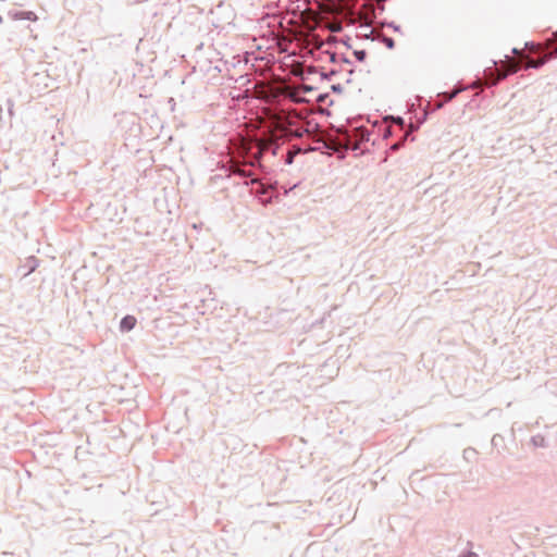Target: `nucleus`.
I'll return each instance as SVG.
<instances>
[{"label": "nucleus", "mask_w": 557, "mask_h": 557, "mask_svg": "<svg viewBox=\"0 0 557 557\" xmlns=\"http://www.w3.org/2000/svg\"><path fill=\"white\" fill-rule=\"evenodd\" d=\"M396 121H397V123H399V124H401V125L405 123V122H404V119H403L401 116H398V117L396 119Z\"/></svg>", "instance_id": "nucleus-25"}, {"label": "nucleus", "mask_w": 557, "mask_h": 557, "mask_svg": "<svg viewBox=\"0 0 557 557\" xmlns=\"http://www.w3.org/2000/svg\"><path fill=\"white\" fill-rule=\"evenodd\" d=\"M459 557H478V554H475L471 550H468V552L461 554Z\"/></svg>", "instance_id": "nucleus-21"}, {"label": "nucleus", "mask_w": 557, "mask_h": 557, "mask_svg": "<svg viewBox=\"0 0 557 557\" xmlns=\"http://www.w3.org/2000/svg\"><path fill=\"white\" fill-rule=\"evenodd\" d=\"M338 63H342V64H348V65H350V64H351V61H350V60H349L345 54H342V55L339 57V61H338Z\"/></svg>", "instance_id": "nucleus-19"}, {"label": "nucleus", "mask_w": 557, "mask_h": 557, "mask_svg": "<svg viewBox=\"0 0 557 557\" xmlns=\"http://www.w3.org/2000/svg\"><path fill=\"white\" fill-rule=\"evenodd\" d=\"M385 9L384 4L382 2H380V5H379V10L380 12H383Z\"/></svg>", "instance_id": "nucleus-26"}, {"label": "nucleus", "mask_w": 557, "mask_h": 557, "mask_svg": "<svg viewBox=\"0 0 557 557\" xmlns=\"http://www.w3.org/2000/svg\"><path fill=\"white\" fill-rule=\"evenodd\" d=\"M248 164L252 168L258 166L259 169H263V165L261 164V161L259 158L257 160L250 161Z\"/></svg>", "instance_id": "nucleus-18"}, {"label": "nucleus", "mask_w": 557, "mask_h": 557, "mask_svg": "<svg viewBox=\"0 0 557 557\" xmlns=\"http://www.w3.org/2000/svg\"><path fill=\"white\" fill-rule=\"evenodd\" d=\"M382 25L392 28L396 33L400 32V26L394 22H382Z\"/></svg>", "instance_id": "nucleus-14"}, {"label": "nucleus", "mask_w": 557, "mask_h": 557, "mask_svg": "<svg viewBox=\"0 0 557 557\" xmlns=\"http://www.w3.org/2000/svg\"><path fill=\"white\" fill-rule=\"evenodd\" d=\"M461 91H462V88H455L451 91H445V92L441 94L440 96L443 97V101L437 104V108H442L444 103L451 101Z\"/></svg>", "instance_id": "nucleus-7"}, {"label": "nucleus", "mask_w": 557, "mask_h": 557, "mask_svg": "<svg viewBox=\"0 0 557 557\" xmlns=\"http://www.w3.org/2000/svg\"><path fill=\"white\" fill-rule=\"evenodd\" d=\"M389 136H392V131H391V128L385 127L384 133H383V138H388Z\"/></svg>", "instance_id": "nucleus-22"}, {"label": "nucleus", "mask_w": 557, "mask_h": 557, "mask_svg": "<svg viewBox=\"0 0 557 557\" xmlns=\"http://www.w3.org/2000/svg\"><path fill=\"white\" fill-rule=\"evenodd\" d=\"M382 41L388 49H393L395 47V40L392 37L383 36Z\"/></svg>", "instance_id": "nucleus-10"}, {"label": "nucleus", "mask_w": 557, "mask_h": 557, "mask_svg": "<svg viewBox=\"0 0 557 557\" xmlns=\"http://www.w3.org/2000/svg\"><path fill=\"white\" fill-rule=\"evenodd\" d=\"M370 133L367 128L357 127L354 131L345 128H338V140L345 145L348 150H358L360 145L364 141H369Z\"/></svg>", "instance_id": "nucleus-1"}, {"label": "nucleus", "mask_w": 557, "mask_h": 557, "mask_svg": "<svg viewBox=\"0 0 557 557\" xmlns=\"http://www.w3.org/2000/svg\"><path fill=\"white\" fill-rule=\"evenodd\" d=\"M8 17L12 21H22L27 20L35 22L37 21V15L33 11H18V10H10L8 11Z\"/></svg>", "instance_id": "nucleus-4"}, {"label": "nucleus", "mask_w": 557, "mask_h": 557, "mask_svg": "<svg viewBox=\"0 0 557 557\" xmlns=\"http://www.w3.org/2000/svg\"><path fill=\"white\" fill-rule=\"evenodd\" d=\"M301 89H302V91H304V92H306V94H307V92H311V91H313V90H314V87H313V86H310V85H306V84H305V85L301 87Z\"/></svg>", "instance_id": "nucleus-20"}, {"label": "nucleus", "mask_w": 557, "mask_h": 557, "mask_svg": "<svg viewBox=\"0 0 557 557\" xmlns=\"http://www.w3.org/2000/svg\"><path fill=\"white\" fill-rule=\"evenodd\" d=\"M324 53H326L329 55V61L331 63H333V64L338 63L339 57L336 54V52L325 51Z\"/></svg>", "instance_id": "nucleus-11"}, {"label": "nucleus", "mask_w": 557, "mask_h": 557, "mask_svg": "<svg viewBox=\"0 0 557 557\" xmlns=\"http://www.w3.org/2000/svg\"><path fill=\"white\" fill-rule=\"evenodd\" d=\"M226 171L228 172L227 176H239L244 178V185L250 186L259 183V178L255 176L251 170L246 169V164L242 163H232Z\"/></svg>", "instance_id": "nucleus-2"}, {"label": "nucleus", "mask_w": 557, "mask_h": 557, "mask_svg": "<svg viewBox=\"0 0 557 557\" xmlns=\"http://www.w3.org/2000/svg\"><path fill=\"white\" fill-rule=\"evenodd\" d=\"M354 55L355 58L359 61V62H363L367 58V51L361 49V50H355L354 51Z\"/></svg>", "instance_id": "nucleus-9"}, {"label": "nucleus", "mask_w": 557, "mask_h": 557, "mask_svg": "<svg viewBox=\"0 0 557 557\" xmlns=\"http://www.w3.org/2000/svg\"><path fill=\"white\" fill-rule=\"evenodd\" d=\"M331 90L335 94H341L343 92V86L341 84H333Z\"/></svg>", "instance_id": "nucleus-16"}, {"label": "nucleus", "mask_w": 557, "mask_h": 557, "mask_svg": "<svg viewBox=\"0 0 557 557\" xmlns=\"http://www.w3.org/2000/svg\"><path fill=\"white\" fill-rule=\"evenodd\" d=\"M338 70H331L330 72H323V71H320L319 67L317 66H309L307 69V73L308 74H313V73H320V76H321V79H326V81H330L333 76L337 75L338 74Z\"/></svg>", "instance_id": "nucleus-5"}, {"label": "nucleus", "mask_w": 557, "mask_h": 557, "mask_svg": "<svg viewBox=\"0 0 557 557\" xmlns=\"http://www.w3.org/2000/svg\"><path fill=\"white\" fill-rule=\"evenodd\" d=\"M543 65V62H535V63H532L530 64V67H533V69H539Z\"/></svg>", "instance_id": "nucleus-23"}, {"label": "nucleus", "mask_w": 557, "mask_h": 557, "mask_svg": "<svg viewBox=\"0 0 557 557\" xmlns=\"http://www.w3.org/2000/svg\"><path fill=\"white\" fill-rule=\"evenodd\" d=\"M352 74H354V70H352V69H350V70L348 71V78L346 79V83H350V82H351V75H352Z\"/></svg>", "instance_id": "nucleus-24"}, {"label": "nucleus", "mask_w": 557, "mask_h": 557, "mask_svg": "<svg viewBox=\"0 0 557 557\" xmlns=\"http://www.w3.org/2000/svg\"><path fill=\"white\" fill-rule=\"evenodd\" d=\"M531 442L536 447H544L545 446V438L541 435L532 436Z\"/></svg>", "instance_id": "nucleus-8"}, {"label": "nucleus", "mask_w": 557, "mask_h": 557, "mask_svg": "<svg viewBox=\"0 0 557 557\" xmlns=\"http://www.w3.org/2000/svg\"><path fill=\"white\" fill-rule=\"evenodd\" d=\"M28 262H29V264H28L29 268H28V271L26 272V274H29V273L34 272L35 269L38 267L37 259L34 258V257L30 258Z\"/></svg>", "instance_id": "nucleus-12"}, {"label": "nucleus", "mask_w": 557, "mask_h": 557, "mask_svg": "<svg viewBox=\"0 0 557 557\" xmlns=\"http://www.w3.org/2000/svg\"><path fill=\"white\" fill-rule=\"evenodd\" d=\"M405 140H406V136H404L401 140H399V141H397V143H394V144L389 147V150H391V151H397L398 149H400V148L404 146Z\"/></svg>", "instance_id": "nucleus-13"}, {"label": "nucleus", "mask_w": 557, "mask_h": 557, "mask_svg": "<svg viewBox=\"0 0 557 557\" xmlns=\"http://www.w3.org/2000/svg\"><path fill=\"white\" fill-rule=\"evenodd\" d=\"M257 184L258 188L251 189V193L255 194L256 198H258L263 206L272 203L274 198V186L263 184L260 181Z\"/></svg>", "instance_id": "nucleus-3"}, {"label": "nucleus", "mask_w": 557, "mask_h": 557, "mask_svg": "<svg viewBox=\"0 0 557 557\" xmlns=\"http://www.w3.org/2000/svg\"><path fill=\"white\" fill-rule=\"evenodd\" d=\"M136 319L133 315H125L120 322V330L122 332H129L134 329Z\"/></svg>", "instance_id": "nucleus-6"}, {"label": "nucleus", "mask_w": 557, "mask_h": 557, "mask_svg": "<svg viewBox=\"0 0 557 557\" xmlns=\"http://www.w3.org/2000/svg\"><path fill=\"white\" fill-rule=\"evenodd\" d=\"M295 154H296L295 152L288 151L285 157V163L288 165L292 164L294 162Z\"/></svg>", "instance_id": "nucleus-15"}, {"label": "nucleus", "mask_w": 557, "mask_h": 557, "mask_svg": "<svg viewBox=\"0 0 557 557\" xmlns=\"http://www.w3.org/2000/svg\"><path fill=\"white\" fill-rule=\"evenodd\" d=\"M329 98V94H320L318 97H317V102L318 103H324L326 101V99Z\"/></svg>", "instance_id": "nucleus-17"}]
</instances>
